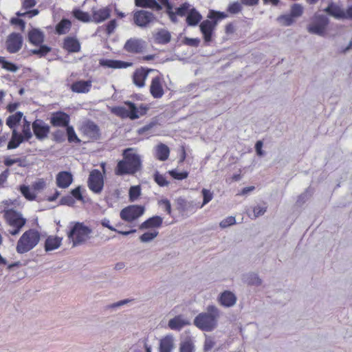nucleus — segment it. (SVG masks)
Segmentation results:
<instances>
[{"label":"nucleus","instance_id":"obj_25","mask_svg":"<svg viewBox=\"0 0 352 352\" xmlns=\"http://www.w3.org/2000/svg\"><path fill=\"white\" fill-rule=\"evenodd\" d=\"M327 21L326 19H322L319 22L310 24L307 27L308 32L311 34H316L322 36L325 33Z\"/></svg>","mask_w":352,"mask_h":352},{"label":"nucleus","instance_id":"obj_61","mask_svg":"<svg viewBox=\"0 0 352 352\" xmlns=\"http://www.w3.org/2000/svg\"><path fill=\"white\" fill-rule=\"evenodd\" d=\"M184 43L188 46L192 47H198L200 43V39L198 38H184L183 41Z\"/></svg>","mask_w":352,"mask_h":352},{"label":"nucleus","instance_id":"obj_63","mask_svg":"<svg viewBox=\"0 0 352 352\" xmlns=\"http://www.w3.org/2000/svg\"><path fill=\"white\" fill-rule=\"evenodd\" d=\"M72 196L78 201H83V197L82 195L81 187L78 186L71 191Z\"/></svg>","mask_w":352,"mask_h":352},{"label":"nucleus","instance_id":"obj_62","mask_svg":"<svg viewBox=\"0 0 352 352\" xmlns=\"http://www.w3.org/2000/svg\"><path fill=\"white\" fill-rule=\"evenodd\" d=\"M10 175V170L6 168L0 174V187L4 186Z\"/></svg>","mask_w":352,"mask_h":352},{"label":"nucleus","instance_id":"obj_58","mask_svg":"<svg viewBox=\"0 0 352 352\" xmlns=\"http://www.w3.org/2000/svg\"><path fill=\"white\" fill-rule=\"evenodd\" d=\"M177 205L178 210L184 212L189 208L190 204L183 198H179L177 200Z\"/></svg>","mask_w":352,"mask_h":352},{"label":"nucleus","instance_id":"obj_41","mask_svg":"<svg viewBox=\"0 0 352 352\" xmlns=\"http://www.w3.org/2000/svg\"><path fill=\"white\" fill-rule=\"evenodd\" d=\"M0 65L3 69L12 72H15L19 69L15 64L8 61L6 58L3 56H0Z\"/></svg>","mask_w":352,"mask_h":352},{"label":"nucleus","instance_id":"obj_46","mask_svg":"<svg viewBox=\"0 0 352 352\" xmlns=\"http://www.w3.org/2000/svg\"><path fill=\"white\" fill-rule=\"evenodd\" d=\"M39 48L37 50H32L31 51L32 54L38 55L40 57L46 56L50 52H51L52 48L45 45H40Z\"/></svg>","mask_w":352,"mask_h":352},{"label":"nucleus","instance_id":"obj_3","mask_svg":"<svg viewBox=\"0 0 352 352\" xmlns=\"http://www.w3.org/2000/svg\"><path fill=\"white\" fill-rule=\"evenodd\" d=\"M207 311L195 317L194 324L202 331H212L217 327L219 311L214 305L208 306Z\"/></svg>","mask_w":352,"mask_h":352},{"label":"nucleus","instance_id":"obj_29","mask_svg":"<svg viewBox=\"0 0 352 352\" xmlns=\"http://www.w3.org/2000/svg\"><path fill=\"white\" fill-rule=\"evenodd\" d=\"M202 19V16L195 8L189 10L186 18V22L189 26H196Z\"/></svg>","mask_w":352,"mask_h":352},{"label":"nucleus","instance_id":"obj_24","mask_svg":"<svg viewBox=\"0 0 352 352\" xmlns=\"http://www.w3.org/2000/svg\"><path fill=\"white\" fill-rule=\"evenodd\" d=\"M56 185L61 188H66L73 182V176L71 173L67 171H61L56 175Z\"/></svg>","mask_w":352,"mask_h":352},{"label":"nucleus","instance_id":"obj_36","mask_svg":"<svg viewBox=\"0 0 352 352\" xmlns=\"http://www.w3.org/2000/svg\"><path fill=\"white\" fill-rule=\"evenodd\" d=\"M72 27V23L69 19H63L56 25V32L58 34L67 33Z\"/></svg>","mask_w":352,"mask_h":352},{"label":"nucleus","instance_id":"obj_16","mask_svg":"<svg viewBox=\"0 0 352 352\" xmlns=\"http://www.w3.org/2000/svg\"><path fill=\"white\" fill-rule=\"evenodd\" d=\"M153 71L154 69L144 67L137 68L132 75L133 83L138 88L144 87L148 74Z\"/></svg>","mask_w":352,"mask_h":352},{"label":"nucleus","instance_id":"obj_19","mask_svg":"<svg viewBox=\"0 0 352 352\" xmlns=\"http://www.w3.org/2000/svg\"><path fill=\"white\" fill-rule=\"evenodd\" d=\"M111 13V10L109 7H104L98 10L92 11L91 20L96 23H102L108 19Z\"/></svg>","mask_w":352,"mask_h":352},{"label":"nucleus","instance_id":"obj_20","mask_svg":"<svg viewBox=\"0 0 352 352\" xmlns=\"http://www.w3.org/2000/svg\"><path fill=\"white\" fill-rule=\"evenodd\" d=\"M63 48L69 53L79 52L81 49L79 41L74 36H67L64 38Z\"/></svg>","mask_w":352,"mask_h":352},{"label":"nucleus","instance_id":"obj_43","mask_svg":"<svg viewBox=\"0 0 352 352\" xmlns=\"http://www.w3.org/2000/svg\"><path fill=\"white\" fill-rule=\"evenodd\" d=\"M66 131H67V140L68 142H75V143H80V140L78 138L77 135L76 134V132L74 129V127L72 126L68 125L66 127Z\"/></svg>","mask_w":352,"mask_h":352},{"label":"nucleus","instance_id":"obj_64","mask_svg":"<svg viewBox=\"0 0 352 352\" xmlns=\"http://www.w3.org/2000/svg\"><path fill=\"white\" fill-rule=\"evenodd\" d=\"M38 13H39L38 10L34 9V10H28V11H27L25 12H23V13L18 12L17 15L19 16H27L29 18H32V17L38 14Z\"/></svg>","mask_w":352,"mask_h":352},{"label":"nucleus","instance_id":"obj_42","mask_svg":"<svg viewBox=\"0 0 352 352\" xmlns=\"http://www.w3.org/2000/svg\"><path fill=\"white\" fill-rule=\"evenodd\" d=\"M153 179L160 187L167 186L169 184V182L167 181L166 177L158 171L155 172L153 175Z\"/></svg>","mask_w":352,"mask_h":352},{"label":"nucleus","instance_id":"obj_34","mask_svg":"<svg viewBox=\"0 0 352 352\" xmlns=\"http://www.w3.org/2000/svg\"><path fill=\"white\" fill-rule=\"evenodd\" d=\"M135 4L140 8H151L156 10L162 9V6L156 0H135Z\"/></svg>","mask_w":352,"mask_h":352},{"label":"nucleus","instance_id":"obj_7","mask_svg":"<svg viewBox=\"0 0 352 352\" xmlns=\"http://www.w3.org/2000/svg\"><path fill=\"white\" fill-rule=\"evenodd\" d=\"M124 104L128 107V109L121 106L114 107L112 108L111 112L121 118H129L131 120H135L139 118L138 108L133 102L125 101Z\"/></svg>","mask_w":352,"mask_h":352},{"label":"nucleus","instance_id":"obj_18","mask_svg":"<svg viewBox=\"0 0 352 352\" xmlns=\"http://www.w3.org/2000/svg\"><path fill=\"white\" fill-rule=\"evenodd\" d=\"M99 65L105 68L124 69L132 66L133 63L120 60L102 58L99 60Z\"/></svg>","mask_w":352,"mask_h":352},{"label":"nucleus","instance_id":"obj_56","mask_svg":"<svg viewBox=\"0 0 352 352\" xmlns=\"http://www.w3.org/2000/svg\"><path fill=\"white\" fill-rule=\"evenodd\" d=\"M241 4L238 1H234L228 6L227 11L231 14H237L241 12Z\"/></svg>","mask_w":352,"mask_h":352},{"label":"nucleus","instance_id":"obj_4","mask_svg":"<svg viewBox=\"0 0 352 352\" xmlns=\"http://www.w3.org/2000/svg\"><path fill=\"white\" fill-rule=\"evenodd\" d=\"M41 240V233L35 228H30L23 233L16 243V250L24 254L34 248Z\"/></svg>","mask_w":352,"mask_h":352},{"label":"nucleus","instance_id":"obj_51","mask_svg":"<svg viewBox=\"0 0 352 352\" xmlns=\"http://www.w3.org/2000/svg\"><path fill=\"white\" fill-rule=\"evenodd\" d=\"M278 21L285 26H289L294 21V17L291 14L281 15L278 18Z\"/></svg>","mask_w":352,"mask_h":352},{"label":"nucleus","instance_id":"obj_59","mask_svg":"<svg viewBox=\"0 0 352 352\" xmlns=\"http://www.w3.org/2000/svg\"><path fill=\"white\" fill-rule=\"evenodd\" d=\"M235 223H236L235 217H232V216H230V217H228L227 218L224 219L223 220H222L220 222L219 226L221 228H225L230 226H232Z\"/></svg>","mask_w":352,"mask_h":352},{"label":"nucleus","instance_id":"obj_57","mask_svg":"<svg viewBox=\"0 0 352 352\" xmlns=\"http://www.w3.org/2000/svg\"><path fill=\"white\" fill-rule=\"evenodd\" d=\"M246 281L248 285H258L261 283V280L258 278L256 274H250L248 276Z\"/></svg>","mask_w":352,"mask_h":352},{"label":"nucleus","instance_id":"obj_54","mask_svg":"<svg viewBox=\"0 0 352 352\" xmlns=\"http://www.w3.org/2000/svg\"><path fill=\"white\" fill-rule=\"evenodd\" d=\"M201 194L203 195V203L201 207L209 203L213 198V193L210 190L203 188Z\"/></svg>","mask_w":352,"mask_h":352},{"label":"nucleus","instance_id":"obj_33","mask_svg":"<svg viewBox=\"0 0 352 352\" xmlns=\"http://www.w3.org/2000/svg\"><path fill=\"white\" fill-rule=\"evenodd\" d=\"M170 154L169 148L164 144H160L155 148V157L160 161L166 160Z\"/></svg>","mask_w":352,"mask_h":352},{"label":"nucleus","instance_id":"obj_17","mask_svg":"<svg viewBox=\"0 0 352 352\" xmlns=\"http://www.w3.org/2000/svg\"><path fill=\"white\" fill-rule=\"evenodd\" d=\"M50 122L54 127H67L69 124L70 117L67 113L58 111L51 114Z\"/></svg>","mask_w":352,"mask_h":352},{"label":"nucleus","instance_id":"obj_37","mask_svg":"<svg viewBox=\"0 0 352 352\" xmlns=\"http://www.w3.org/2000/svg\"><path fill=\"white\" fill-rule=\"evenodd\" d=\"M187 324L188 322H185L181 316H177L169 320L168 327L173 330H180Z\"/></svg>","mask_w":352,"mask_h":352},{"label":"nucleus","instance_id":"obj_52","mask_svg":"<svg viewBox=\"0 0 352 352\" xmlns=\"http://www.w3.org/2000/svg\"><path fill=\"white\" fill-rule=\"evenodd\" d=\"M303 13V8L300 4L295 3L291 8L290 14L294 17H299Z\"/></svg>","mask_w":352,"mask_h":352},{"label":"nucleus","instance_id":"obj_30","mask_svg":"<svg viewBox=\"0 0 352 352\" xmlns=\"http://www.w3.org/2000/svg\"><path fill=\"white\" fill-rule=\"evenodd\" d=\"M62 239L58 236H49L45 242V250L52 251L58 248L61 245Z\"/></svg>","mask_w":352,"mask_h":352},{"label":"nucleus","instance_id":"obj_55","mask_svg":"<svg viewBox=\"0 0 352 352\" xmlns=\"http://www.w3.org/2000/svg\"><path fill=\"white\" fill-rule=\"evenodd\" d=\"M267 206L265 204L263 205H257L253 208L254 218H256L265 214L267 210Z\"/></svg>","mask_w":352,"mask_h":352},{"label":"nucleus","instance_id":"obj_40","mask_svg":"<svg viewBox=\"0 0 352 352\" xmlns=\"http://www.w3.org/2000/svg\"><path fill=\"white\" fill-rule=\"evenodd\" d=\"M101 224L103 227H105V228H107L108 229H109L111 231H114V232H116L122 235H124V236H126V235H129L131 233H134L136 232V230H129V231H120V230H116L114 227H113L111 224H110V221L109 219H103L102 221H101Z\"/></svg>","mask_w":352,"mask_h":352},{"label":"nucleus","instance_id":"obj_48","mask_svg":"<svg viewBox=\"0 0 352 352\" xmlns=\"http://www.w3.org/2000/svg\"><path fill=\"white\" fill-rule=\"evenodd\" d=\"M158 234L159 232L157 231L146 232L140 236V240L143 243L149 242L154 239Z\"/></svg>","mask_w":352,"mask_h":352},{"label":"nucleus","instance_id":"obj_22","mask_svg":"<svg viewBox=\"0 0 352 352\" xmlns=\"http://www.w3.org/2000/svg\"><path fill=\"white\" fill-rule=\"evenodd\" d=\"M92 86V81L89 80H77L74 82L70 89L74 93L85 94L88 93Z\"/></svg>","mask_w":352,"mask_h":352},{"label":"nucleus","instance_id":"obj_13","mask_svg":"<svg viewBox=\"0 0 352 352\" xmlns=\"http://www.w3.org/2000/svg\"><path fill=\"white\" fill-rule=\"evenodd\" d=\"M146 42L141 38H130L125 42L123 49L129 54H138L144 52Z\"/></svg>","mask_w":352,"mask_h":352},{"label":"nucleus","instance_id":"obj_1","mask_svg":"<svg viewBox=\"0 0 352 352\" xmlns=\"http://www.w3.org/2000/svg\"><path fill=\"white\" fill-rule=\"evenodd\" d=\"M122 156V160L118 162L115 168L116 175H133L142 169L140 156L135 153L132 148L124 150Z\"/></svg>","mask_w":352,"mask_h":352},{"label":"nucleus","instance_id":"obj_5","mask_svg":"<svg viewBox=\"0 0 352 352\" xmlns=\"http://www.w3.org/2000/svg\"><path fill=\"white\" fill-rule=\"evenodd\" d=\"M227 14L224 12L210 10L208 14V18L211 20H204L200 25V31L203 35V38L206 43H209L212 41V35L219 20L225 19Z\"/></svg>","mask_w":352,"mask_h":352},{"label":"nucleus","instance_id":"obj_49","mask_svg":"<svg viewBox=\"0 0 352 352\" xmlns=\"http://www.w3.org/2000/svg\"><path fill=\"white\" fill-rule=\"evenodd\" d=\"M141 194V188L140 186H131L129 189V195L131 201L137 199Z\"/></svg>","mask_w":352,"mask_h":352},{"label":"nucleus","instance_id":"obj_8","mask_svg":"<svg viewBox=\"0 0 352 352\" xmlns=\"http://www.w3.org/2000/svg\"><path fill=\"white\" fill-rule=\"evenodd\" d=\"M166 82L162 74L153 77L150 83L149 92L155 99H160L163 97L165 93Z\"/></svg>","mask_w":352,"mask_h":352},{"label":"nucleus","instance_id":"obj_60","mask_svg":"<svg viewBox=\"0 0 352 352\" xmlns=\"http://www.w3.org/2000/svg\"><path fill=\"white\" fill-rule=\"evenodd\" d=\"M46 183L43 179H39L32 184V188L35 191H40L45 188Z\"/></svg>","mask_w":352,"mask_h":352},{"label":"nucleus","instance_id":"obj_38","mask_svg":"<svg viewBox=\"0 0 352 352\" xmlns=\"http://www.w3.org/2000/svg\"><path fill=\"white\" fill-rule=\"evenodd\" d=\"M73 16L78 20L82 22H89L91 21V16L89 14L84 12L79 8H75L72 11Z\"/></svg>","mask_w":352,"mask_h":352},{"label":"nucleus","instance_id":"obj_26","mask_svg":"<svg viewBox=\"0 0 352 352\" xmlns=\"http://www.w3.org/2000/svg\"><path fill=\"white\" fill-rule=\"evenodd\" d=\"M163 223V219L160 216H153L144 221L140 226V229H149L160 228Z\"/></svg>","mask_w":352,"mask_h":352},{"label":"nucleus","instance_id":"obj_15","mask_svg":"<svg viewBox=\"0 0 352 352\" xmlns=\"http://www.w3.org/2000/svg\"><path fill=\"white\" fill-rule=\"evenodd\" d=\"M22 45L23 37L19 33L10 34L6 41V50L10 54L18 52L21 49Z\"/></svg>","mask_w":352,"mask_h":352},{"label":"nucleus","instance_id":"obj_31","mask_svg":"<svg viewBox=\"0 0 352 352\" xmlns=\"http://www.w3.org/2000/svg\"><path fill=\"white\" fill-rule=\"evenodd\" d=\"M174 348V341L172 336H166L160 340V352H171Z\"/></svg>","mask_w":352,"mask_h":352},{"label":"nucleus","instance_id":"obj_23","mask_svg":"<svg viewBox=\"0 0 352 352\" xmlns=\"http://www.w3.org/2000/svg\"><path fill=\"white\" fill-rule=\"evenodd\" d=\"M218 300L221 305L230 307L235 305L236 296L232 292L226 290L219 295Z\"/></svg>","mask_w":352,"mask_h":352},{"label":"nucleus","instance_id":"obj_47","mask_svg":"<svg viewBox=\"0 0 352 352\" xmlns=\"http://www.w3.org/2000/svg\"><path fill=\"white\" fill-rule=\"evenodd\" d=\"M179 352H194V345L191 340H188L180 343Z\"/></svg>","mask_w":352,"mask_h":352},{"label":"nucleus","instance_id":"obj_2","mask_svg":"<svg viewBox=\"0 0 352 352\" xmlns=\"http://www.w3.org/2000/svg\"><path fill=\"white\" fill-rule=\"evenodd\" d=\"M3 220L8 227V234L16 236L26 224L27 220L23 214L13 208H4L1 211Z\"/></svg>","mask_w":352,"mask_h":352},{"label":"nucleus","instance_id":"obj_44","mask_svg":"<svg viewBox=\"0 0 352 352\" xmlns=\"http://www.w3.org/2000/svg\"><path fill=\"white\" fill-rule=\"evenodd\" d=\"M168 173L175 179L183 180L188 177V171L179 172L177 169L168 170Z\"/></svg>","mask_w":352,"mask_h":352},{"label":"nucleus","instance_id":"obj_6","mask_svg":"<svg viewBox=\"0 0 352 352\" xmlns=\"http://www.w3.org/2000/svg\"><path fill=\"white\" fill-rule=\"evenodd\" d=\"M91 233V229L85 226L82 223H76L67 234V236L72 240L73 246H77L84 243Z\"/></svg>","mask_w":352,"mask_h":352},{"label":"nucleus","instance_id":"obj_39","mask_svg":"<svg viewBox=\"0 0 352 352\" xmlns=\"http://www.w3.org/2000/svg\"><path fill=\"white\" fill-rule=\"evenodd\" d=\"M19 190L23 196L29 201H33L36 199V194L31 191L30 187L25 185H21L19 187Z\"/></svg>","mask_w":352,"mask_h":352},{"label":"nucleus","instance_id":"obj_50","mask_svg":"<svg viewBox=\"0 0 352 352\" xmlns=\"http://www.w3.org/2000/svg\"><path fill=\"white\" fill-rule=\"evenodd\" d=\"M325 11L329 14L338 18L342 16V12L338 7L333 6V4L329 5L325 9Z\"/></svg>","mask_w":352,"mask_h":352},{"label":"nucleus","instance_id":"obj_21","mask_svg":"<svg viewBox=\"0 0 352 352\" xmlns=\"http://www.w3.org/2000/svg\"><path fill=\"white\" fill-rule=\"evenodd\" d=\"M191 8V6L188 3L185 2L182 3L179 7L175 8V11H173V9L170 10L168 12V14L172 21L176 22L177 16H187V14Z\"/></svg>","mask_w":352,"mask_h":352},{"label":"nucleus","instance_id":"obj_45","mask_svg":"<svg viewBox=\"0 0 352 352\" xmlns=\"http://www.w3.org/2000/svg\"><path fill=\"white\" fill-rule=\"evenodd\" d=\"M22 135L24 138V140L28 141L32 138V133L30 131V122L27 121L25 118H24V124L22 129Z\"/></svg>","mask_w":352,"mask_h":352},{"label":"nucleus","instance_id":"obj_27","mask_svg":"<svg viewBox=\"0 0 352 352\" xmlns=\"http://www.w3.org/2000/svg\"><path fill=\"white\" fill-rule=\"evenodd\" d=\"M28 40L32 45L38 46L44 41V34L38 29H32L28 32Z\"/></svg>","mask_w":352,"mask_h":352},{"label":"nucleus","instance_id":"obj_9","mask_svg":"<svg viewBox=\"0 0 352 352\" xmlns=\"http://www.w3.org/2000/svg\"><path fill=\"white\" fill-rule=\"evenodd\" d=\"M87 184L93 192L99 194L102 192L104 187V177L99 170L94 169L90 172Z\"/></svg>","mask_w":352,"mask_h":352},{"label":"nucleus","instance_id":"obj_28","mask_svg":"<svg viewBox=\"0 0 352 352\" xmlns=\"http://www.w3.org/2000/svg\"><path fill=\"white\" fill-rule=\"evenodd\" d=\"M25 141L22 134L18 133L16 129L12 131V136L10 141L8 142L7 148L12 150L16 148L19 145Z\"/></svg>","mask_w":352,"mask_h":352},{"label":"nucleus","instance_id":"obj_11","mask_svg":"<svg viewBox=\"0 0 352 352\" xmlns=\"http://www.w3.org/2000/svg\"><path fill=\"white\" fill-rule=\"evenodd\" d=\"M32 128L36 138L40 141L45 140L50 133V126L41 119H36Z\"/></svg>","mask_w":352,"mask_h":352},{"label":"nucleus","instance_id":"obj_14","mask_svg":"<svg viewBox=\"0 0 352 352\" xmlns=\"http://www.w3.org/2000/svg\"><path fill=\"white\" fill-rule=\"evenodd\" d=\"M156 19L155 15L148 11L138 10L133 14L134 23L141 28L147 27Z\"/></svg>","mask_w":352,"mask_h":352},{"label":"nucleus","instance_id":"obj_53","mask_svg":"<svg viewBox=\"0 0 352 352\" xmlns=\"http://www.w3.org/2000/svg\"><path fill=\"white\" fill-rule=\"evenodd\" d=\"M117 21L116 19H112L109 21L105 25H104V31L107 35H111L112 33L114 32L116 27H117Z\"/></svg>","mask_w":352,"mask_h":352},{"label":"nucleus","instance_id":"obj_32","mask_svg":"<svg viewBox=\"0 0 352 352\" xmlns=\"http://www.w3.org/2000/svg\"><path fill=\"white\" fill-rule=\"evenodd\" d=\"M171 38L170 33L166 30H160L155 35V42L157 44L165 45L170 42Z\"/></svg>","mask_w":352,"mask_h":352},{"label":"nucleus","instance_id":"obj_10","mask_svg":"<svg viewBox=\"0 0 352 352\" xmlns=\"http://www.w3.org/2000/svg\"><path fill=\"white\" fill-rule=\"evenodd\" d=\"M144 208L139 205H131L123 208L120 213V218L127 222H132L143 214Z\"/></svg>","mask_w":352,"mask_h":352},{"label":"nucleus","instance_id":"obj_35","mask_svg":"<svg viewBox=\"0 0 352 352\" xmlns=\"http://www.w3.org/2000/svg\"><path fill=\"white\" fill-rule=\"evenodd\" d=\"M23 116V114L21 111H17L14 114L9 116L6 119V124L12 130H14V129H16L17 125L20 123Z\"/></svg>","mask_w":352,"mask_h":352},{"label":"nucleus","instance_id":"obj_12","mask_svg":"<svg viewBox=\"0 0 352 352\" xmlns=\"http://www.w3.org/2000/svg\"><path fill=\"white\" fill-rule=\"evenodd\" d=\"M80 131L84 136L88 138L90 140H97L100 137L99 126L91 120L82 123L80 126Z\"/></svg>","mask_w":352,"mask_h":352}]
</instances>
